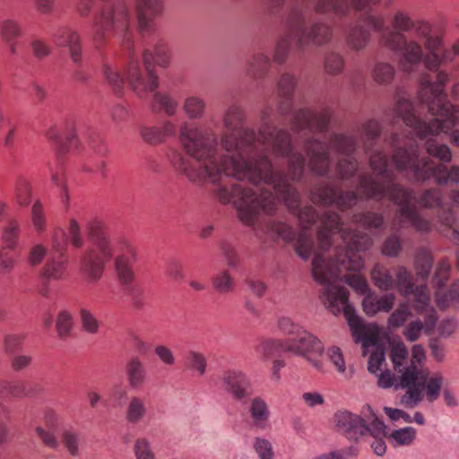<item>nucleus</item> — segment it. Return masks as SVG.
I'll return each instance as SVG.
<instances>
[{
    "instance_id": "nucleus-1",
    "label": "nucleus",
    "mask_w": 459,
    "mask_h": 459,
    "mask_svg": "<svg viewBox=\"0 0 459 459\" xmlns=\"http://www.w3.org/2000/svg\"><path fill=\"white\" fill-rule=\"evenodd\" d=\"M271 113V108L262 111L256 134L243 126V108L230 106L222 118L227 132L221 137V145L228 153L220 157H215L216 135L184 121L178 134L181 149L169 148L166 154L174 170L189 181L218 183L217 199L223 204H232L247 226L255 225L261 212L275 214L282 203L289 211H295L300 202L289 178L292 181L302 178L305 157L294 152L290 132L270 122Z\"/></svg>"
},
{
    "instance_id": "nucleus-2",
    "label": "nucleus",
    "mask_w": 459,
    "mask_h": 459,
    "mask_svg": "<svg viewBox=\"0 0 459 459\" xmlns=\"http://www.w3.org/2000/svg\"><path fill=\"white\" fill-rule=\"evenodd\" d=\"M298 217L302 230L297 234L289 224L270 221L265 233L273 240L294 243L297 255L307 261L314 248V239L309 230L318 221L317 245L319 252L312 262V274L323 288L320 293L322 303L334 315L343 313L355 342H368L366 325L357 315L356 309L349 303V291L345 287L336 285L335 280L344 281L358 294L366 296L372 292L367 280L359 273L364 266L360 252L368 250L373 244L372 238L357 230L341 226V217L335 212L325 211L321 215L311 205L289 211Z\"/></svg>"
},
{
    "instance_id": "nucleus-3",
    "label": "nucleus",
    "mask_w": 459,
    "mask_h": 459,
    "mask_svg": "<svg viewBox=\"0 0 459 459\" xmlns=\"http://www.w3.org/2000/svg\"><path fill=\"white\" fill-rule=\"evenodd\" d=\"M130 21L131 16L126 2L111 0L106 3L95 16L91 39L95 49L101 55L103 76L114 93L118 95L123 92L125 79L117 67L102 52L108 44L109 35H117L122 38V47L127 52L129 59L128 84L132 91L143 99L159 86V78L154 72L155 65L162 67L168 66L169 56L164 41L156 34H151L150 38L144 39L143 42V68L134 55Z\"/></svg>"
},
{
    "instance_id": "nucleus-4",
    "label": "nucleus",
    "mask_w": 459,
    "mask_h": 459,
    "mask_svg": "<svg viewBox=\"0 0 459 459\" xmlns=\"http://www.w3.org/2000/svg\"><path fill=\"white\" fill-rule=\"evenodd\" d=\"M86 230L91 247L80 255V273L89 282H97L117 251L114 266L117 280L125 293L130 296L133 306L141 308L144 304L143 293L134 285L135 273L133 264L138 259L136 249L125 238L112 239L104 222L100 220L90 221Z\"/></svg>"
},
{
    "instance_id": "nucleus-5",
    "label": "nucleus",
    "mask_w": 459,
    "mask_h": 459,
    "mask_svg": "<svg viewBox=\"0 0 459 459\" xmlns=\"http://www.w3.org/2000/svg\"><path fill=\"white\" fill-rule=\"evenodd\" d=\"M432 135L425 137L424 149L428 155H419V145L412 137L393 134L392 160L395 169L411 181L424 184L433 180L437 186L459 185V166L448 167L453 160L451 148Z\"/></svg>"
},
{
    "instance_id": "nucleus-6",
    "label": "nucleus",
    "mask_w": 459,
    "mask_h": 459,
    "mask_svg": "<svg viewBox=\"0 0 459 459\" xmlns=\"http://www.w3.org/2000/svg\"><path fill=\"white\" fill-rule=\"evenodd\" d=\"M369 166L375 174L382 178L378 180L369 173L359 175V189L368 199L383 200L388 198L399 208L396 218L400 227L410 222L418 231L428 232L431 226L418 212L413 201L414 192L411 188L394 182V173L389 169L388 158L383 151L372 152Z\"/></svg>"
},
{
    "instance_id": "nucleus-7",
    "label": "nucleus",
    "mask_w": 459,
    "mask_h": 459,
    "mask_svg": "<svg viewBox=\"0 0 459 459\" xmlns=\"http://www.w3.org/2000/svg\"><path fill=\"white\" fill-rule=\"evenodd\" d=\"M368 28L380 34L382 44L400 56L399 66L405 73H411L422 62L425 56L422 46L414 39L408 40L403 32L413 30L415 37L426 42L433 38L431 27L424 22H413L403 11H397L393 17V29L386 27L382 16L368 15Z\"/></svg>"
},
{
    "instance_id": "nucleus-8",
    "label": "nucleus",
    "mask_w": 459,
    "mask_h": 459,
    "mask_svg": "<svg viewBox=\"0 0 459 459\" xmlns=\"http://www.w3.org/2000/svg\"><path fill=\"white\" fill-rule=\"evenodd\" d=\"M457 56H459V38L450 48L445 46L439 35H434L426 42L423 65L427 73L420 77V90L422 96L434 99L442 114L447 116L450 112V118L443 124L446 128L459 122V107L454 106L447 100L445 85L449 80V74L443 69V65L452 63Z\"/></svg>"
},
{
    "instance_id": "nucleus-9",
    "label": "nucleus",
    "mask_w": 459,
    "mask_h": 459,
    "mask_svg": "<svg viewBox=\"0 0 459 459\" xmlns=\"http://www.w3.org/2000/svg\"><path fill=\"white\" fill-rule=\"evenodd\" d=\"M418 95L421 105L435 117L429 123L421 120L416 115L412 102L405 97H401L397 100L393 109V123H404L419 138H425L429 135H437L440 133L449 134L451 143L459 147V129H454L455 126L459 125V121L448 128L444 127L443 124L446 119L448 120L450 118V112L447 113V116L442 114L438 105L435 103L434 99L422 96L421 90L419 91ZM455 106L458 107L457 105Z\"/></svg>"
},
{
    "instance_id": "nucleus-10",
    "label": "nucleus",
    "mask_w": 459,
    "mask_h": 459,
    "mask_svg": "<svg viewBox=\"0 0 459 459\" xmlns=\"http://www.w3.org/2000/svg\"><path fill=\"white\" fill-rule=\"evenodd\" d=\"M297 78L290 73H284L277 82V91L280 98L278 113L287 117L291 115L290 124L294 134L307 131L310 134L325 133L331 121L332 113L329 108L321 111L310 108L293 110V92L297 86Z\"/></svg>"
},
{
    "instance_id": "nucleus-11",
    "label": "nucleus",
    "mask_w": 459,
    "mask_h": 459,
    "mask_svg": "<svg viewBox=\"0 0 459 459\" xmlns=\"http://www.w3.org/2000/svg\"><path fill=\"white\" fill-rule=\"evenodd\" d=\"M311 9L307 4H296L287 14L284 24L293 35L299 49L308 46L322 47L331 42L333 27L322 19L308 22Z\"/></svg>"
},
{
    "instance_id": "nucleus-12",
    "label": "nucleus",
    "mask_w": 459,
    "mask_h": 459,
    "mask_svg": "<svg viewBox=\"0 0 459 459\" xmlns=\"http://www.w3.org/2000/svg\"><path fill=\"white\" fill-rule=\"evenodd\" d=\"M400 382L394 385L395 389L399 387L406 388V393L402 396L401 403L407 408L416 407L423 399L422 392L429 377V370L419 368L414 361L404 367L400 371Z\"/></svg>"
},
{
    "instance_id": "nucleus-13",
    "label": "nucleus",
    "mask_w": 459,
    "mask_h": 459,
    "mask_svg": "<svg viewBox=\"0 0 459 459\" xmlns=\"http://www.w3.org/2000/svg\"><path fill=\"white\" fill-rule=\"evenodd\" d=\"M357 136L345 134H333L330 138V147L335 152L343 155L336 163V174L342 180L352 178L359 168V162L353 156L357 149Z\"/></svg>"
},
{
    "instance_id": "nucleus-14",
    "label": "nucleus",
    "mask_w": 459,
    "mask_h": 459,
    "mask_svg": "<svg viewBox=\"0 0 459 459\" xmlns=\"http://www.w3.org/2000/svg\"><path fill=\"white\" fill-rule=\"evenodd\" d=\"M380 2L381 0H315L313 8L316 13H332L337 18L348 17L351 10L363 13L361 22L368 27L366 17L372 15V8Z\"/></svg>"
},
{
    "instance_id": "nucleus-15",
    "label": "nucleus",
    "mask_w": 459,
    "mask_h": 459,
    "mask_svg": "<svg viewBox=\"0 0 459 459\" xmlns=\"http://www.w3.org/2000/svg\"><path fill=\"white\" fill-rule=\"evenodd\" d=\"M313 204L323 206L335 205L341 211L350 209L357 204L359 196L355 191H343L332 184L314 186L309 193Z\"/></svg>"
},
{
    "instance_id": "nucleus-16",
    "label": "nucleus",
    "mask_w": 459,
    "mask_h": 459,
    "mask_svg": "<svg viewBox=\"0 0 459 459\" xmlns=\"http://www.w3.org/2000/svg\"><path fill=\"white\" fill-rule=\"evenodd\" d=\"M288 351L305 357L316 368L321 369V362L316 357L324 352L322 342L303 329L296 337L287 339Z\"/></svg>"
},
{
    "instance_id": "nucleus-17",
    "label": "nucleus",
    "mask_w": 459,
    "mask_h": 459,
    "mask_svg": "<svg viewBox=\"0 0 459 459\" xmlns=\"http://www.w3.org/2000/svg\"><path fill=\"white\" fill-rule=\"evenodd\" d=\"M221 385L234 400L246 403L253 394L249 377L238 369H227L222 372Z\"/></svg>"
},
{
    "instance_id": "nucleus-18",
    "label": "nucleus",
    "mask_w": 459,
    "mask_h": 459,
    "mask_svg": "<svg viewBox=\"0 0 459 459\" xmlns=\"http://www.w3.org/2000/svg\"><path fill=\"white\" fill-rule=\"evenodd\" d=\"M304 152L308 158L310 169L318 176H328L331 167L329 147L316 138H307L304 142Z\"/></svg>"
},
{
    "instance_id": "nucleus-19",
    "label": "nucleus",
    "mask_w": 459,
    "mask_h": 459,
    "mask_svg": "<svg viewBox=\"0 0 459 459\" xmlns=\"http://www.w3.org/2000/svg\"><path fill=\"white\" fill-rule=\"evenodd\" d=\"M54 44L68 50L71 60L78 67L82 63V43L80 32L68 25H62L56 29L52 34Z\"/></svg>"
},
{
    "instance_id": "nucleus-20",
    "label": "nucleus",
    "mask_w": 459,
    "mask_h": 459,
    "mask_svg": "<svg viewBox=\"0 0 459 459\" xmlns=\"http://www.w3.org/2000/svg\"><path fill=\"white\" fill-rule=\"evenodd\" d=\"M333 420L337 431L351 441L357 442L361 437L367 435L366 420L358 414L349 411H338Z\"/></svg>"
},
{
    "instance_id": "nucleus-21",
    "label": "nucleus",
    "mask_w": 459,
    "mask_h": 459,
    "mask_svg": "<svg viewBox=\"0 0 459 459\" xmlns=\"http://www.w3.org/2000/svg\"><path fill=\"white\" fill-rule=\"evenodd\" d=\"M177 125L169 119H163L159 126L143 125L139 128L142 140L152 146L164 143L177 135Z\"/></svg>"
},
{
    "instance_id": "nucleus-22",
    "label": "nucleus",
    "mask_w": 459,
    "mask_h": 459,
    "mask_svg": "<svg viewBox=\"0 0 459 459\" xmlns=\"http://www.w3.org/2000/svg\"><path fill=\"white\" fill-rule=\"evenodd\" d=\"M163 11L162 0H136L138 29L143 36L153 31V20Z\"/></svg>"
},
{
    "instance_id": "nucleus-23",
    "label": "nucleus",
    "mask_w": 459,
    "mask_h": 459,
    "mask_svg": "<svg viewBox=\"0 0 459 459\" xmlns=\"http://www.w3.org/2000/svg\"><path fill=\"white\" fill-rule=\"evenodd\" d=\"M413 309L426 319L427 329H435L437 322L436 309L430 306V296L426 285H419L413 288Z\"/></svg>"
},
{
    "instance_id": "nucleus-24",
    "label": "nucleus",
    "mask_w": 459,
    "mask_h": 459,
    "mask_svg": "<svg viewBox=\"0 0 459 459\" xmlns=\"http://www.w3.org/2000/svg\"><path fill=\"white\" fill-rule=\"evenodd\" d=\"M57 234L54 236V251L43 268V275L48 279L62 280L66 271L67 260L65 242H57Z\"/></svg>"
},
{
    "instance_id": "nucleus-25",
    "label": "nucleus",
    "mask_w": 459,
    "mask_h": 459,
    "mask_svg": "<svg viewBox=\"0 0 459 459\" xmlns=\"http://www.w3.org/2000/svg\"><path fill=\"white\" fill-rule=\"evenodd\" d=\"M90 146L92 153L83 165L82 170L87 173L98 172L102 178H106L107 163L103 157L108 154V147L101 139L91 140Z\"/></svg>"
},
{
    "instance_id": "nucleus-26",
    "label": "nucleus",
    "mask_w": 459,
    "mask_h": 459,
    "mask_svg": "<svg viewBox=\"0 0 459 459\" xmlns=\"http://www.w3.org/2000/svg\"><path fill=\"white\" fill-rule=\"evenodd\" d=\"M46 136L53 142L59 154L76 149L79 143L73 122L67 123L65 136H63L56 126L50 127L46 132Z\"/></svg>"
},
{
    "instance_id": "nucleus-27",
    "label": "nucleus",
    "mask_w": 459,
    "mask_h": 459,
    "mask_svg": "<svg viewBox=\"0 0 459 459\" xmlns=\"http://www.w3.org/2000/svg\"><path fill=\"white\" fill-rule=\"evenodd\" d=\"M395 296L387 293L378 297L373 292L368 293L362 300V309L368 316H374L379 312H390L394 305Z\"/></svg>"
},
{
    "instance_id": "nucleus-28",
    "label": "nucleus",
    "mask_w": 459,
    "mask_h": 459,
    "mask_svg": "<svg viewBox=\"0 0 459 459\" xmlns=\"http://www.w3.org/2000/svg\"><path fill=\"white\" fill-rule=\"evenodd\" d=\"M126 375L128 385L133 389H139L146 380L147 373L143 361L138 357H132L126 364Z\"/></svg>"
},
{
    "instance_id": "nucleus-29",
    "label": "nucleus",
    "mask_w": 459,
    "mask_h": 459,
    "mask_svg": "<svg viewBox=\"0 0 459 459\" xmlns=\"http://www.w3.org/2000/svg\"><path fill=\"white\" fill-rule=\"evenodd\" d=\"M248 411L253 425L260 429H264L269 421L270 410L266 402L261 396H255L251 399Z\"/></svg>"
},
{
    "instance_id": "nucleus-30",
    "label": "nucleus",
    "mask_w": 459,
    "mask_h": 459,
    "mask_svg": "<svg viewBox=\"0 0 459 459\" xmlns=\"http://www.w3.org/2000/svg\"><path fill=\"white\" fill-rule=\"evenodd\" d=\"M150 108L152 112L163 111L167 116L173 117L177 114L178 102L168 92L155 91Z\"/></svg>"
},
{
    "instance_id": "nucleus-31",
    "label": "nucleus",
    "mask_w": 459,
    "mask_h": 459,
    "mask_svg": "<svg viewBox=\"0 0 459 459\" xmlns=\"http://www.w3.org/2000/svg\"><path fill=\"white\" fill-rule=\"evenodd\" d=\"M148 413L145 400L140 396H132L125 411V419L131 425L143 421Z\"/></svg>"
},
{
    "instance_id": "nucleus-32",
    "label": "nucleus",
    "mask_w": 459,
    "mask_h": 459,
    "mask_svg": "<svg viewBox=\"0 0 459 459\" xmlns=\"http://www.w3.org/2000/svg\"><path fill=\"white\" fill-rule=\"evenodd\" d=\"M271 67V60L264 53H254L247 60V74L255 79L264 78Z\"/></svg>"
},
{
    "instance_id": "nucleus-33",
    "label": "nucleus",
    "mask_w": 459,
    "mask_h": 459,
    "mask_svg": "<svg viewBox=\"0 0 459 459\" xmlns=\"http://www.w3.org/2000/svg\"><path fill=\"white\" fill-rule=\"evenodd\" d=\"M213 290L219 295H228L234 292L236 281L227 269L216 272L211 278Z\"/></svg>"
},
{
    "instance_id": "nucleus-34",
    "label": "nucleus",
    "mask_w": 459,
    "mask_h": 459,
    "mask_svg": "<svg viewBox=\"0 0 459 459\" xmlns=\"http://www.w3.org/2000/svg\"><path fill=\"white\" fill-rule=\"evenodd\" d=\"M369 39V29L360 22L353 24L347 33L348 45L354 50L363 49L368 45Z\"/></svg>"
},
{
    "instance_id": "nucleus-35",
    "label": "nucleus",
    "mask_w": 459,
    "mask_h": 459,
    "mask_svg": "<svg viewBox=\"0 0 459 459\" xmlns=\"http://www.w3.org/2000/svg\"><path fill=\"white\" fill-rule=\"evenodd\" d=\"M61 442L71 456L77 457L83 445V436L80 431L70 427L62 431Z\"/></svg>"
},
{
    "instance_id": "nucleus-36",
    "label": "nucleus",
    "mask_w": 459,
    "mask_h": 459,
    "mask_svg": "<svg viewBox=\"0 0 459 459\" xmlns=\"http://www.w3.org/2000/svg\"><path fill=\"white\" fill-rule=\"evenodd\" d=\"M21 232V225L17 219L10 218L2 229L1 240L4 248L13 250L16 248Z\"/></svg>"
},
{
    "instance_id": "nucleus-37",
    "label": "nucleus",
    "mask_w": 459,
    "mask_h": 459,
    "mask_svg": "<svg viewBox=\"0 0 459 459\" xmlns=\"http://www.w3.org/2000/svg\"><path fill=\"white\" fill-rule=\"evenodd\" d=\"M381 133V126L378 121L369 119L362 125L361 141L366 152H370Z\"/></svg>"
},
{
    "instance_id": "nucleus-38",
    "label": "nucleus",
    "mask_w": 459,
    "mask_h": 459,
    "mask_svg": "<svg viewBox=\"0 0 459 459\" xmlns=\"http://www.w3.org/2000/svg\"><path fill=\"white\" fill-rule=\"evenodd\" d=\"M353 222L367 230H380L385 227V219L382 213L376 212H364L354 214Z\"/></svg>"
},
{
    "instance_id": "nucleus-39",
    "label": "nucleus",
    "mask_w": 459,
    "mask_h": 459,
    "mask_svg": "<svg viewBox=\"0 0 459 459\" xmlns=\"http://www.w3.org/2000/svg\"><path fill=\"white\" fill-rule=\"evenodd\" d=\"M182 109L189 119H200L205 113L206 103L200 97L188 96L183 102Z\"/></svg>"
},
{
    "instance_id": "nucleus-40",
    "label": "nucleus",
    "mask_w": 459,
    "mask_h": 459,
    "mask_svg": "<svg viewBox=\"0 0 459 459\" xmlns=\"http://www.w3.org/2000/svg\"><path fill=\"white\" fill-rule=\"evenodd\" d=\"M374 284L381 290H390L395 287V281L389 270L377 264L371 271Z\"/></svg>"
},
{
    "instance_id": "nucleus-41",
    "label": "nucleus",
    "mask_w": 459,
    "mask_h": 459,
    "mask_svg": "<svg viewBox=\"0 0 459 459\" xmlns=\"http://www.w3.org/2000/svg\"><path fill=\"white\" fill-rule=\"evenodd\" d=\"M57 234V242H65L66 245V239L69 240L71 245L76 248H80L84 245V238L82 234L81 227L76 220L72 219L70 221L67 236L63 231L56 232Z\"/></svg>"
},
{
    "instance_id": "nucleus-42",
    "label": "nucleus",
    "mask_w": 459,
    "mask_h": 459,
    "mask_svg": "<svg viewBox=\"0 0 459 459\" xmlns=\"http://www.w3.org/2000/svg\"><path fill=\"white\" fill-rule=\"evenodd\" d=\"M22 33V25L17 20L7 18L0 22V37L3 41L18 40Z\"/></svg>"
},
{
    "instance_id": "nucleus-43",
    "label": "nucleus",
    "mask_w": 459,
    "mask_h": 459,
    "mask_svg": "<svg viewBox=\"0 0 459 459\" xmlns=\"http://www.w3.org/2000/svg\"><path fill=\"white\" fill-rule=\"evenodd\" d=\"M257 351L265 358L273 357L279 352H289L287 339L265 340L259 344L257 347Z\"/></svg>"
},
{
    "instance_id": "nucleus-44",
    "label": "nucleus",
    "mask_w": 459,
    "mask_h": 459,
    "mask_svg": "<svg viewBox=\"0 0 459 459\" xmlns=\"http://www.w3.org/2000/svg\"><path fill=\"white\" fill-rule=\"evenodd\" d=\"M444 195L440 188L425 189L418 199V204L425 208H439L443 204Z\"/></svg>"
},
{
    "instance_id": "nucleus-45",
    "label": "nucleus",
    "mask_w": 459,
    "mask_h": 459,
    "mask_svg": "<svg viewBox=\"0 0 459 459\" xmlns=\"http://www.w3.org/2000/svg\"><path fill=\"white\" fill-rule=\"evenodd\" d=\"M416 438V429L413 427H404L392 430L388 439L394 446H410Z\"/></svg>"
},
{
    "instance_id": "nucleus-46",
    "label": "nucleus",
    "mask_w": 459,
    "mask_h": 459,
    "mask_svg": "<svg viewBox=\"0 0 459 459\" xmlns=\"http://www.w3.org/2000/svg\"><path fill=\"white\" fill-rule=\"evenodd\" d=\"M395 276V286L400 294L403 297L410 296L415 285L412 282L411 275L409 271L405 267L400 266L397 269Z\"/></svg>"
},
{
    "instance_id": "nucleus-47",
    "label": "nucleus",
    "mask_w": 459,
    "mask_h": 459,
    "mask_svg": "<svg viewBox=\"0 0 459 459\" xmlns=\"http://www.w3.org/2000/svg\"><path fill=\"white\" fill-rule=\"evenodd\" d=\"M186 366L189 370L197 373L198 376H204L207 369V359L202 352L189 351Z\"/></svg>"
},
{
    "instance_id": "nucleus-48",
    "label": "nucleus",
    "mask_w": 459,
    "mask_h": 459,
    "mask_svg": "<svg viewBox=\"0 0 459 459\" xmlns=\"http://www.w3.org/2000/svg\"><path fill=\"white\" fill-rule=\"evenodd\" d=\"M394 67L391 64L380 62L374 66L372 76L379 84H389L394 77Z\"/></svg>"
},
{
    "instance_id": "nucleus-49",
    "label": "nucleus",
    "mask_w": 459,
    "mask_h": 459,
    "mask_svg": "<svg viewBox=\"0 0 459 459\" xmlns=\"http://www.w3.org/2000/svg\"><path fill=\"white\" fill-rule=\"evenodd\" d=\"M437 305L442 310L451 305L459 307V281L455 283L447 292L443 294L437 292Z\"/></svg>"
},
{
    "instance_id": "nucleus-50",
    "label": "nucleus",
    "mask_w": 459,
    "mask_h": 459,
    "mask_svg": "<svg viewBox=\"0 0 459 459\" xmlns=\"http://www.w3.org/2000/svg\"><path fill=\"white\" fill-rule=\"evenodd\" d=\"M293 35L289 31V34L282 36L276 43L273 52V60L279 65L285 63L291 46Z\"/></svg>"
},
{
    "instance_id": "nucleus-51",
    "label": "nucleus",
    "mask_w": 459,
    "mask_h": 459,
    "mask_svg": "<svg viewBox=\"0 0 459 459\" xmlns=\"http://www.w3.org/2000/svg\"><path fill=\"white\" fill-rule=\"evenodd\" d=\"M411 316L409 305L406 302L400 303L397 308L392 312L388 317L387 324L389 328H399L407 321Z\"/></svg>"
},
{
    "instance_id": "nucleus-52",
    "label": "nucleus",
    "mask_w": 459,
    "mask_h": 459,
    "mask_svg": "<svg viewBox=\"0 0 459 459\" xmlns=\"http://www.w3.org/2000/svg\"><path fill=\"white\" fill-rule=\"evenodd\" d=\"M366 410L373 416L370 425L367 424V434H369L373 437H386L388 438L389 434L387 433V427L384 421L376 416L368 404L364 406V413Z\"/></svg>"
},
{
    "instance_id": "nucleus-53",
    "label": "nucleus",
    "mask_w": 459,
    "mask_h": 459,
    "mask_svg": "<svg viewBox=\"0 0 459 459\" xmlns=\"http://www.w3.org/2000/svg\"><path fill=\"white\" fill-rule=\"evenodd\" d=\"M421 331H424L426 334H430L434 331V329H427L425 318L424 322L420 320L410 322L403 331V336L408 342H413L420 338Z\"/></svg>"
},
{
    "instance_id": "nucleus-54",
    "label": "nucleus",
    "mask_w": 459,
    "mask_h": 459,
    "mask_svg": "<svg viewBox=\"0 0 459 459\" xmlns=\"http://www.w3.org/2000/svg\"><path fill=\"white\" fill-rule=\"evenodd\" d=\"M35 432L44 446L50 449L56 450L59 447V442L56 436V429H49L44 426H37Z\"/></svg>"
},
{
    "instance_id": "nucleus-55",
    "label": "nucleus",
    "mask_w": 459,
    "mask_h": 459,
    "mask_svg": "<svg viewBox=\"0 0 459 459\" xmlns=\"http://www.w3.org/2000/svg\"><path fill=\"white\" fill-rule=\"evenodd\" d=\"M443 384V377L439 374H436L429 378L427 377L424 390L426 392V398L429 403H433L439 397L441 387Z\"/></svg>"
},
{
    "instance_id": "nucleus-56",
    "label": "nucleus",
    "mask_w": 459,
    "mask_h": 459,
    "mask_svg": "<svg viewBox=\"0 0 459 459\" xmlns=\"http://www.w3.org/2000/svg\"><path fill=\"white\" fill-rule=\"evenodd\" d=\"M0 393L12 397H27L33 394V392L28 389L26 384L21 381L4 384L1 386Z\"/></svg>"
},
{
    "instance_id": "nucleus-57",
    "label": "nucleus",
    "mask_w": 459,
    "mask_h": 459,
    "mask_svg": "<svg viewBox=\"0 0 459 459\" xmlns=\"http://www.w3.org/2000/svg\"><path fill=\"white\" fill-rule=\"evenodd\" d=\"M82 328L88 333L95 334L99 332L100 324L96 316L86 307H82L79 312Z\"/></svg>"
},
{
    "instance_id": "nucleus-58",
    "label": "nucleus",
    "mask_w": 459,
    "mask_h": 459,
    "mask_svg": "<svg viewBox=\"0 0 459 459\" xmlns=\"http://www.w3.org/2000/svg\"><path fill=\"white\" fill-rule=\"evenodd\" d=\"M433 264V259L431 255L426 251L422 250L419 252L416 255L415 259V265L417 270V274L421 277L425 278L428 277L430 270L432 268Z\"/></svg>"
},
{
    "instance_id": "nucleus-59",
    "label": "nucleus",
    "mask_w": 459,
    "mask_h": 459,
    "mask_svg": "<svg viewBox=\"0 0 459 459\" xmlns=\"http://www.w3.org/2000/svg\"><path fill=\"white\" fill-rule=\"evenodd\" d=\"M325 70L329 74H340L344 66V60L342 55L336 52H329L325 57Z\"/></svg>"
},
{
    "instance_id": "nucleus-60",
    "label": "nucleus",
    "mask_w": 459,
    "mask_h": 459,
    "mask_svg": "<svg viewBox=\"0 0 459 459\" xmlns=\"http://www.w3.org/2000/svg\"><path fill=\"white\" fill-rule=\"evenodd\" d=\"M253 447L259 459H274L272 443L261 437H255Z\"/></svg>"
},
{
    "instance_id": "nucleus-61",
    "label": "nucleus",
    "mask_w": 459,
    "mask_h": 459,
    "mask_svg": "<svg viewBox=\"0 0 459 459\" xmlns=\"http://www.w3.org/2000/svg\"><path fill=\"white\" fill-rule=\"evenodd\" d=\"M220 249L228 266L231 269L238 268L240 264V259L235 247L230 242L224 240L221 242Z\"/></svg>"
},
{
    "instance_id": "nucleus-62",
    "label": "nucleus",
    "mask_w": 459,
    "mask_h": 459,
    "mask_svg": "<svg viewBox=\"0 0 459 459\" xmlns=\"http://www.w3.org/2000/svg\"><path fill=\"white\" fill-rule=\"evenodd\" d=\"M74 320L67 311H61L56 319V331L60 338L67 337L73 328Z\"/></svg>"
},
{
    "instance_id": "nucleus-63",
    "label": "nucleus",
    "mask_w": 459,
    "mask_h": 459,
    "mask_svg": "<svg viewBox=\"0 0 459 459\" xmlns=\"http://www.w3.org/2000/svg\"><path fill=\"white\" fill-rule=\"evenodd\" d=\"M15 195L16 201L21 206L29 205L31 202V189L30 184L24 179H20L16 186Z\"/></svg>"
},
{
    "instance_id": "nucleus-64",
    "label": "nucleus",
    "mask_w": 459,
    "mask_h": 459,
    "mask_svg": "<svg viewBox=\"0 0 459 459\" xmlns=\"http://www.w3.org/2000/svg\"><path fill=\"white\" fill-rule=\"evenodd\" d=\"M402 249V245L399 238L395 235H391L386 238L382 246V254L389 257H396Z\"/></svg>"
}]
</instances>
